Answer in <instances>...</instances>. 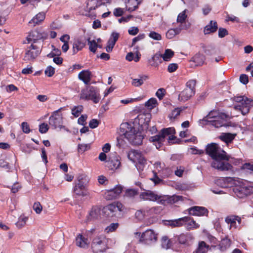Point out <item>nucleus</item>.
Masks as SVG:
<instances>
[{"mask_svg":"<svg viewBox=\"0 0 253 253\" xmlns=\"http://www.w3.org/2000/svg\"><path fill=\"white\" fill-rule=\"evenodd\" d=\"M165 92L166 90L164 88H160L156 92V95L160 100H161L164 97Z\"/></svg>","mask_w":253,"mask_h":253,"instance_id":"56","label":"nucleus"},{"mask_svg":"<svg viewBox=\"0 0 253 253\" xmlns=\"http://www.w3.org/2000/svg\"><path fill=\"white\" fill-rule=\"evenodd\" d=\"M84 43L80 41H76L73 44V54H75L81 50L84 46Z\"/></svg>","mask_w":253,"mask_h":253,"instance_id":"34","label":"nucleus"},{"mask_svg":"<svg viewBox=\"0 0 253 253\" xmlns=\"http://www.w3.org/2000/svg\"><path fill=\"white\" fill-rule=\"evenodd\" d=\"M100 214V210L97 208H93L87 216V220H91L97 219Z\"/></svg>","mask_w":253,"mask_h":253,"instance_id":"32","label":"nucleus"},{"mask_svg":"<svg viewBox=\"0 0 253 253\" xmlns=\"http://www.w3.org/2000/svg\"><path fill=\"white\" fill-rule=\"evenodd\" d=\"M104 4V0H87L83 6L84 11L82 12V14L89 16V13L92 11Z\"/></svg>","mask_w":253,"mask_h":253,"instance_id":"14","label":"nucleus"},{"mask_svg":"<svg viewBox=\"0 0 253 253\" xmlns=\"http://www.w3.org/2000/svg\"><path fill=\"white\" fill-rule=\"evenodd\" d=\"M116 43L112 41V40H109L107 42V45L106 47V51L108 52H110L112 51L113 48L114 47Z\"/></svg>","mask_w":253,"mask_h":253,"instance_id":"58","label":"nucleus"},{"mask_svg":"<svg viewBox=\"0 0 253 253\" xmlns=\"http://www.w3.org/2000/svg\"><path fill=\"white\" fill-rule=\"evenodd\" d=\"M173 55L174 52L172 50L170 49H167L165 50L164 54L157 53L155 54L153 58L154 61H155L156 59H159V58H162L164 61L168 62L170 60Z\"/></svg>","mask_w":253,"mask_h":253,"instance_id":"20","label":"nucleus"},{"mask_svg":"<svg viewBox=\"0 0 253 253\" xmlns=\"http://www.w3.org/2000/svg\"><path fill=\"white\" fill-rule=\"evenodd\" d=\"M157 104L158 102L157 99L155 98H151L145 102V106L148 109L152 110L156 107Z\"/></svg>","mask_w":253,"mask_h":253,"instance_id":"37","label":"nucleus"},{"mask_svg":"<svg viewBox=\"0 0 253 253\" xmlns=\"http://www.w3.org/2000/svg\"><path fill=\"white\" fill-rule=\"evenodd\" d=\"M174 132L173 127H169L162 129L159 133L149 138V140L153 142L157 149L160 148L165 141V138L169 134L172 133Z\"/></svg>","mask_w":253,"mask_h":253,"instance_id":"9","label":"nucleus"},{"mask_svg":"<svg viewBox=\"0 0 253 253\" xmlns=\"http://www.w3.org/2000/svg\"><path fill=\"white\" fill-rule=\"evenodd\" d=\"M195 94V91H191L190 89L185 88L178 95V100L185 102L188 100Z\"/></svg>","mask_w":253,"mask_h":253,"instance_id":"24","label":"nucleus"},{"mask_svg":"<svg viewBox=\"0 0 253 253\" xmlns=\"http://www.w3.org/2000/svg\"><path fill=\"white\" fill-rule=\"evenodd\" d=\"M181 110L180 109V108H175L171 112V114L170 115V117L171 118H173V119H175L177 116H178L180 112H181Z\"/></svg>","mask_w":253,"mask_h":253,"instance_id":"62","label":"nucleus"},{"mask_svg":"<svg viewBox=\"0 0 253 253\" xmlns=\"http://www.w3.org/2000/svg\"><path fill=\"white\" fill-rule=\"evenodd\" d=\"M193 239V236L190 234H180L178 236V241L181 244L189 245Z\"/></svg>","mask_w":253,"mask_h":253,"instance_id":"25","label":"nucleus"},{"mask_svg":"<svg viewBox=\"0 0 253 253\" xmlns=\"http://www.w3.org/2000/svg\"><path fill=\"white\" fill-rule=\"evenodd\" d=\"M123 205L119 202L109 204L103 209V212L107 216L110 217L118 216L121 211H123Z\"/></svg>","mask_w":253,"mask_h":253,"instance_id":"10","label":"nucleus"},{"mask_svg":"<svg viewBox=\"0 0 253 253\" xmlns=\"http://www.w3.org/2000/svg\"><path fill=\"white\" fill-rule=\"evenodd\" d=\"M196 81L194 80H191L188 81L186 84L185 88L190 89L191 91H195V87L196 85Z\"/></svg>","mask_w":253,"mask_h":253,"instance_id":"49","label":"nucleus"},{"mask_svg":"<svg viewBox=\"0 0 253 253\" xmlns=\"http://www.w3.org/2000/svg\"><path fill=\"white\" fill-rule=\"evenodd\" d=\"M140 54L137 52L135 55H134V54L130 52L127 54L126 56V59L128 61H131L133 60L135 62H137L139 60Z\"/></svg>","mask_w":253,"mask_h":253,"instance_id":"40","label":"nucleus"},{"mask_svg":"<svg viewBox=\"0 0 253 253\" xmlns=\"http://www.w3.org/2000/svg\"><path fill=\"white\" fill-rule=\"evenodd\" d=\"M123 188L121 186H117L113 189L105 190L103 192V197L107 200L116 199L122 192Z\"/></svg>","mask_w":253,"mask_h":253,"instance_id":"17","label":"nucleus"},{"mask_svg":"<svg viewBox=\"0 0 253 253\" xmlns=\"http://www.w3.org/2000/svg\"><path fill=\"white\" fill-rule=\"evenodd\" d=\"M21 126L22 130L24 133H29L30 132V128L27 122H23L21 124Z\"/></svg>","mask_w":253,"mask_h":253,"instance_id":"59","label":"nucleus"},{"mask_svg":"<svg viewBox=\"0 0 253 253\" xmlns=\"http://www.w3.org/2000/svg\"><path fill=\"white\" fill-rule=\"evenodd\" d=\"M127 158L133 163H135L137 169L142 171L146 165V160L138 151L131 150L127 153Z\"/></svg>","mask_w":253,"mask_h":253,"instance_id":"8","label":"nucleus"},{"mask_svg":"<svg viewBox=\"0 0 253 253\" xmlns=\"http://www.w3.org/2000/svg\"><path fill=\"white\" fill-rule=\"evenodd\" d=\"M231 245V241L227 237H225L221 240L219 244L221 251H224L228 248Z\"/></svg>","mask_w":253,"mask_h":253,"instance_id":"36","label":"nucleus"},{"mask_svg":"<svg viewBox=\"0 0 253 253\" xmlns=\"http://www.w3.org/2000/svg\"><path fill=\"white\" fill-rule=\"evenodd\" d=\"M33 209L37 214H40L42 210V207L39 202H35L33 206Z\"/></svg>","mask_w":253,"mask_h":253,"instance_id":"48","label":"nucleus"},{"mask_svg":"<svg viewBox=\"0 0 253 253\" xmlns=\"http://www.w3.org/2000/svg\"><path fill=\"white\" fill-rule=\"evenodd\" d=\"M49 129L47 124L42 123L39 126V131L42 133H46Z\"/></svg>","mask_w":253,"mask_h":253,"instance_id":"55","label":"nucleus"},{"mask_svg":"<svg viewBox=\"0 0 253 253\" xmlns=\"http://www.w3.org/2000/svg\"><path fill=\"white\" fill-rule=\"evenodd\" d=\"M206 153L213 160L211 166L212 168L220 171H227L232 169V166L227 162L230 156L222 150L216 143H211L207 146Z\"/></svg>","mask_w":253,"mask_h":253,"instance_id":"1","label":"nucleus"},{"mask_svg":"<svg viewBox=\"0 0 253 253\" xmlns=\"http://www.w3.org/2000/svg\"><path fill=\"white\" fill-rule=\"evenodd\" d=\"M217 24L214 21H211L209 24L207 25L204 28V34H210L212 33L215 32L217 30Z\"/></svg>","mask_w":253,"mask_h":253,"instance_id":"27","label":"nucleus"},{"mask_svg":"<svg viewBox=\"0 0 253 253\" xmlns=\"http://www.w3.org/2000/svg\"><path fill=\"white\" fill-rule=\"evenodd\" d=\"M99 122L96 119H92L89 123V126L91 128H94L98 126Z\"/></svg>","mask_w":253,"mask_h":253,"instance_id":"63","label":"nucleus"},{"mask_svg":"<svg viewBox=\"0 0 253 253\" xmlns=\"http://www.w3.org/2000/svg\"><path fill=\"white\" fill-rule=\"evenodd\" d=\"M47 57H49V58H53V61L56 64L62 63V62H63V59L61 57H59L58 56H53V53H50V54H49L47 55Z\"/></svg>","mask_w":253,"mask_h":253,"instance_id":"54","label":"nucleus"},{"mask_svg":"<svg viewBox=\"0 0 253 253\" xmlns=\"http://www.w3.org/2000/svg\"><path fill=\"white\" fill-rule=\"evenodd\" d=\"M61 109L54 111L52 115L49 117V124L54 128H59L61 129L63 127V117L60 113Z\"/></svg>","mask_w":253,"mask_h":253,"instance_id":"15","label":"nucleus"},{"mask_svg":"<svg viewBox=\"0 0 253 253\" xmlns=\"http://www.w3.org/2000/svg\"><path fill=\"white\" fill-rule=\"evenodd\" d=\"M78 77L84 84H88L90 80V72L88 70H83L79 74Z\"/></svg>","mask_w":253,"mask_h":253,"instance_id":"31","label":"nucleus"},{"mask_svg":"<svg viewBox=\"0 0 253 253\" xmlns=\"http://www.w3.org/2000/svg\"><path fill=\"white\" fill-rule=\"evenodd\" d=\"M162 209L160 207H154L151 208H146L145 211H146L147 215L158 214L160 213Z\"/></svg>","mask_w":253,"mask_h":253,"instance_id":"33","label":"nucleus"},{"mask_svg":"<svg viewBox=\"0 0 253 253\" xmlns=\"http://www.w3.org/2000/svg\"><path fill=\"white\" fill-rule=\"evenodd\" d=\"M228 35V31L225 28H220L218 30V36L222 38Z\"/></svg>","mask_w":253,"mask_h":253,"instance_id":"64","label":"nucleus"},{"mask_svg":"<svg viewBox=\"0 0 253 253\" xmlns=\"http://www.w3.org/2000/svg\"><path fill=\"white\" fill-rule=\"evenodd\" d=\"M109 239L104 235H99L95 236L92 241L91 247L94 253L105 252L109 248Z\"/></svg>","mask_w":253,"mask_h":253,"instance_id":"5","label":"nucleus"},{"mask_svg":"<svg viewBox=\"0 0 253 253\" xmlns=\"http://www.w3.org/2000/svg\"><path fill=\"white\" fill-rule=\"evenodd\" d=\"M119 227L118 223H112L108 226L105 229V232L109 233L115 231Z\"/></svg>","mask_w":253,"mask_h":253,"instance_id":"44","label":"nucleus"},{"mask_svg":"<svg viewBox=\"0 0 253 253\" xmlns=\"http://www.w3.org/2000/svg\"><path fill=\"white\" fill-rule=\"evenodd\" d=\"M161 246L164 249H169L172 246V242L168 237L163 236L161 239Z\"/></svg>","mask_w":253,"mask_h":253,"instance_id":"35","label":"nucleus"},{"mask_svg":"<svg viewBox=\"0 0 253 253\" xmlns=\"http://www.w3.org/2000/svg\"><path fill=\"white\" fill-rule=\"evenodd\" d=\"M186 17L185 10H184L179 14L177 16V21L179 23H183L185 21Z\"/></svg>","mask_w":253,"mask_h":253,"instance_id":"57","label":"nucleus"},{"mask_svg":"<svg viewBox=\"0 0 253 253\" xmlns=\"http://www.w3.org/2000/svg\"><path fill=\"white\" fill-rule=\"evenodd\" d=\"M121 129L122 130L125 137L134 145H139L142 141V136L140 133L136 131L135 128L128 123L123 124L121 126Z\"/></svg>","mask_w":253,"mask_h":253,"instance_id":"3","label":"nucleus"},{"mask_svg":"<svg viewBox=\"0 0 253 253\" xmlns=\"http://www.w3.org/2000/svg\"><path fill=\"white\" fill-rule=\"evenodd\" d=\"M145 215H147L146 211H145V209L144 210H138L135 213L136 218L139 220H142Z\"/></svg>","mask_w":253,"mask_h":253,"instance_id":"46","label":"nucleus"},{"mask_svg":"<svg viewBox=\"0 0 253 253\" xmlns=\"http://www.w3.org/2000/svg\"><path fill=\"white\" fill-rule=\"evenodd\" d=\"M189 213L194 216H208V210L205 207L194 206L188 209Z\"/></svg>","mask_w":253,"mask_h":253,"instance_id":"19","label":"nucleus"},{"mask_svg":"<svg viewBox=\"0 0 253 253\" xmlns=\"http://www.w3.org/2000/svg\"><path fill=\"white\" fill-rule=\"evenodd\" d=\"M55 73V69L51 66H48L45 70V74L48 77H52Z\"/></svg>","mask_w":253,"mask_h":253,"instance_id":"51","label":"nucleus"},{"mask_svg":"<svg viewBox=\"0 0 253 253\" xmlns=\"http://www.w3.org/2000/svg\"><path fill=\"white\" fill-rule=\"evenodd\" d=\"M27 220V217L25 216L24 215H21L19 217L18 220L16 222V225L18 228H21L26 224Z\"/></svg>","mask_w":253,"mask_h":253,"instance_id":"42","label":"nucleus"},{"mask_svg":"<svg viewBox=\"0 0 253 253\" xmlns=\"http://www.w3.org/2000/svg\"><path fill=\"white\" fill-rule=\"evenodd\" d=\"M89 148L90 146L87 144H79L78 146V152L80 153H84Z\"/></svg>","mask_w":253,"mask_h":253,"instance_id":"50","label":"nucleus"},{"mask_svg":"<svg viewBox=\"0 0 253 253\" xmlns=\"http://www.w3.org/2000/svg\"><path fill=\"white\" fill-rule=\"evenodd\" d=\"M85 176L81 175L78 176L77 182L75 183L74 187V193L78 196L84 197L88 195V192L86 188V185L84 181Z\"/></svg>","mask_w":253,"mask_h":253,"instance_id":"13","label":"nucleus"},{"mask_svg":"<svg viewBox=\"0 0 253 253\" xmlns=\"http://www.w3.org/2000/svg\"><path fill=\"white\" fill-rule=\"evenodd\" d=\"M236 136V133H222L219 136V138L226 144H228L232 142V141L235 139Z\"/></svg>","mask_w":253,"mask_h":253,"instance_id":"28","label":"nucleus"},{"mask_svg":"<svg viewBox=\"0 0 253 253\" xmlns=\"http://www.w3.org/2000/svg\"><path fill=\"white\" fill-rule=\"evenodd\" d=\"M233 191L237 197L244 198L253 192V187L239 182L238 184H236L233 187Z\"/></svg>","mask_w":253,"mask_h":253,"instance_id":"11","label":"nucleus"},{"mask_svg":"<svg viewBox=\"0 0 253 253\" xmlns=\"http://www.w3.org/2000/svg\"><path fill=\"white\" fill-rule=\"evenodd\" d=\"M125 4L126 10L131 12L137 8L138 2L137 0H126Z\"/></svg>","mask_w":253,"mask_h":253,"instance_id":"30","label":"nucleus"},{"mask_svg":"<svg viewBox=\"0 0 253 253\" xmlns=\"http://www.w3.org/2000/svg\"><path fill=\"white\" fill-rule=\"evenodd\" d=\"M140 198L144 200L156 202L158 204L164 205L174 204L180 200H182L183 198L181 196L173 195L169 196L168 195H158L149 190L142 192L140 194Z\"/></svg>","mask_w":253,"mask_h":253,"instance_id":"2","label":"nucleus"},{"mask_svg":"<svg viewBox=\"0 0 253 253\" xmlns=\"http://www.w3.org/2000/svg\"><path fill=\"white\" fill-rule=\"evenodd\" d=\"M124 13V9L122 8H116L114 10V15L115 16L119 17L122 16Z\"/></svg>","mask_w":253,"mask_h":253,"instance_id":"61","label":"nucleus"},{"mask_svg":"<svg viewBox=\"0 0 253 253\" xmlns=\"http://www.w3.org/2000/svg\"><path fill=\"white\" fill-rule=\"evenodd\" d=\"M46 37L47 34L45 32L41 29L36 30L29 33L27 40L29 43L32 42H35L37 41L45 39Z\"/></svg>","mask_w":253,"mask_h":253,"instance_id":"16","label":"nucleus"},{"mask_svg":"<svg viewBox=\"0 0 253 253\" xmlns=\"http://www.w3.org/2000/svg\"><path fill=\"white\" fill-rule=\"evenodd\" d=\"M158 234L152 229H148L143 232L140 237L139 242L147 245H152L157 242Z\"/></svg>","mask_w":253,"mask_h":253,"instance_id":"12","label":"nucleus"},{"mask_svg":"<svg viewBox=\"0 0 253 253\" xmlns=\"http://www.w3.org/2000/svg\"><path fill=\"white\" fill-rule=\"evenodd\" d=\"M181 29L176 28L169 30L166 33V37L169 39L173 38L175 35L180 33Z\"/></svg>","mask_w":253,"mask_h":253,"instance_id":"38","label":"nucleus"},{"mask_svg":"<svg viewBox=\"0 0 253 253\" xmlns=\"http://www.w3.org/2000/svg\"><path fill=\"white\" fill-rule=\"evenodd\" d=\"M240 82L244 84H246L249 82L248 76L246 74H242L240 76Z\"/></svg>","mask_w":253,"mask_h":253,"instance_id":"60","label":"nucleus"},{"mask_svg":"<svg viewBox=\"0 0 253 253\" xmlns=\"http://www.w3.org/2000/svg\"><path fill=\"white\" fill-rule=\"evenodd\" d=\"M108 167L111 169H116L119 168L121 165L119 157L115 156L113 158H110L108 161Z\"/></svg>","mask_w":253,"mask_h":253,"instance_id":"26","label":"nucleus"},{"mask_svg":"<svg viewBox=\"0 0 253 253\" xmlns=\"http://www.w3.org/2000/svg\"><path fill=\"white\" fill-rule=\"evenodd\" d=\"M189 219L188 221L184 223L186 225V228L188 229H191L193 228H198L199 227V225L198 223H197L194 220H190V218L188 217Z\"/></svg>","mask_w":253,"mask_h":253,"instance_id":"43","label":"nucleus"},{"mask_svg":"<svg viewBox=\"0 0 253 253\" xmlns=\"http://www.w3.org/2000/svg\"><path fill=\"white\" fill-rule=\"evenodd\" d=\"M138 194V191L134 189H128L126 190L125 195L127 197H133Z\"/></svg>","mask_w":253,"mask_h":253,"instance_id":"47","label":"nucleus"},{"mask_svg":"<svg viewBox=\"0 0 253 253\" xmlns=\"http://www.w3.org/2000/svg\"><path fill=\"white\" fill-rule=\"evenodd\" d=\"M209 246L204 241H201L199 244V247L196 251V253H206L209 250Z\"/></svg>","mask_w":253,"mask_h":253,"instance_id":"39","label":"nucleus"},{"mask_svg":"<svg viewBox=\"0 0 253 253\" xmlns=\"http://www.w3.org/2000/svg\"><path fill=\"white\" fill-rule=\"evenodd\" d=\"M143 84V79H134L132 80L131 84L135 87H139Z\"/></svg>","mask_w":253,"mask_h":253,"instance_id":"52","label":"nucleus"},{"mask_svg":"<svg viewBox=\"0 0 253 253\" xmlns=\"http://www.w3.org/2000/svg\"><path fill=\"white\" fill-rule=\"evenodd\" d=\"M45 17V13L40 12L29 22V25L31 27H35L37 25H40L43 21Z\"/></svg>","mask_w":253,"mask_h":253,"instance_id":"22","label":"nucleus"},{"mask_svg":"<svg viewBox=\"0 0 253 253\" xmlns=\"http://www.w3.org/2000/svg\"><path fill=\"white\" fill-rule=\"evenodd\" d=\"M75 243L78 247L83 249L88 248L89 245V242L88 239L85 238L81 234L77 236Z\"/></svg>","mask_w":253,"mask_h":253,"instance_id":"21","label":"nucleus"},{"mask_svg":"<svg viewBox=\"0 0 253 253\" xmlns=\"http://www.w3.org/2000/svg\"><path fill=\"white\" fill-rule=\"evenodd\" d=\"M227 118L226 115L220 113L216 111H211L207 116V120L211 125L215 127L218 128L226 125V120Z\"/></svg>","mask_w":253,"mask_h":253,"instance_id":"6","label":"nucleus"},{"mask_svg":"<svg viewBox=\"0 0 253 253\" xmlns=\"http://www.w3.org/2000/svg\"><path fill=\"white\" fill-rule=\"evenodd\" d=\"M233 101L236 103L234 105V109L241 112L243 115L248 114L253 106V100L245 96H235Z\"/></svg>","mask_w":253,"mask_h":253,"instance_id":"4","label":"nucleus"},{"mask_svg":"<svg viewBox=\"0 0 253 253\" xmlns=\"http://www.w3.org/2000/svg\"><path fill=\"white\" fill-rule=\"evenodd\" d=\"M40 51L39 47L31 44L25 53L24 60L26 61H32L40 54Z\"/></svg>","mask_w":253,"mask_h":253,"instance_id":"18","label":"nucleus"},{"mask_svg":"<svg viewBox=\"0 0 253 253\" xmlns=\"http://www.w3.org/2000/svg\"><path fill=\"white\" fill-rule=\"evenodd\" d=\"M188 217L180 218L174 220L169 221V224L171 227H180L184 225V223L188 221Z\"/></svg>","mask_w":253,"mask_h":253,"instance_id":"29","label":"nucleus"},{"mask_svg":"<svg viewBox=\"0 0 253 253\" xmlns=\"http://www.w3.org/2000/svg\"><path fill=\"white\" fill-rule=\"evenodd\" d=\"M88 45H89V49L90 51L94 53L96 52L97 48L98 47V44L96 40H88Z\"/></svg>","mask_w":253,"mask_h":253,"instance_id":"41","label":"nucleus"},{"mask_svg":"<svg viewBox=\"0 0 253 253\" xmlns=\"http://www.w3.org/2000/svg\"><path fill=\"white\" fill-rule=\"evenodd\" d=\"M80 98L86 100H91L94 103H97L100 100L99 89L93 86H87L85 89L82 90Z\"/></svg>","mask_w":253,"mask_h":253,"instance_id":"7","label":"nucleus"},{"mask_svg":"<svg viewBox=\"0 0 253 253\" xmlns=\"http://www.w3.org/2000/svg\"><path fill=\"white\" fill-rule=\"evenodd\" d=\"M83 107L82 105L75 106L72 109V113L76 117L79 116L83 111Z\"/></svg>","mask_w":253,"mask_h":253,"instance_id":"45","label":"nucleus"},{"mask_svg":"<svg viewBox=\"0 0 253 253\" xmlns=\"http://www.w3.org/2000/svg\"><path fill=\"white\" fill-rule=\"evenodd\" d=\"M225 221L227 224H230V228L232 227L236 228L237 227L236 222L240 224L241 222V218L238 215H230L225 218Z\"/></svg>","mask_w":253,"mask_h":253,"instance_id":"23","label":"nucleus"},{"mask_svg":"<svg viewBox=\"0 0 253 253\" xmlns=\"http://www.w3.org/2000/svg\"><path fill=\"white\" fill-rule=\"evenodd\" d=\"M149 36L151 38L157 41H160L162 39L161 35L160 34L154 31L151 32L149 33Z\"/></svg>","mask_w":253,"mask_h":253,"instance_id":"53","label":"nucleus"}]
</instances>
